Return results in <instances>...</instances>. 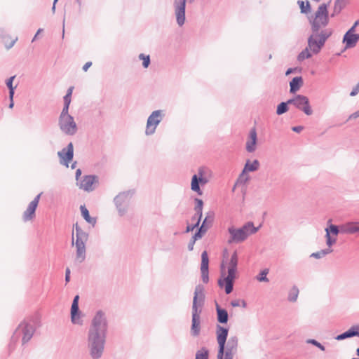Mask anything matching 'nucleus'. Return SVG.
Returning a JSON list of instances; mask_svg holds the SVG:
<instances>
[{
	"mask_svg": "<svg viewBox=\"0 0 359 359\" xmlns=\"http://www.w3.org/2000/svg\"><path fill=\"white\" fill-rule=\"evenodd\" d=\"M302 129H303V128L302 126H297V127L292 128V130L297 133L300 132Z\"/></svg>",
	"mask_w": 359,
	"mask_h": 359,
	"instance_id": "52",
	"label": "nucleus"
},
{
	"mask_svg": "<svg viewBox=\"0 0 359 359\" xmlns=\"http://www.w3.org/2000/svg\"><path fill=\"white\" fill-rule=\"evenodd\" d=\"M259 166V163L257 160H255L253 162L250 163V161H248L244 170L243 171V173H244L245 171H255L258 169Z\"/></svg>",
	"mask_w": 359,
	"mask_h": 359,
	"instance_id": "28",
	"label": "nucleus"
},
{
	"mask_svg": "<svg viewBox=\"0 0 359 359\" xmlns=\"http://www.w3.org/2000/svg\"><path fill=\"white\" fill-rule=\"evenodd\" d=\"M349 338L359 337V325H354L346 330Z\"/></svg>",
	"mask_w": 359,
	"mask_h": 359,
	"instance_id": "34",
	"label": "nucleus"
},
{
	"mask_svg": "<svg viewBox=\"0 0 359 359\" xmlns=\"http://www.w3.org/2000/svg\"><path fill=\"white\" fill-rule=\"evenodd\" d=\"M359 92V84H358L351 92L350 95L351 96H355Z\"/></svg>",
	"mask_w": 359,
	"mask_h": 359,
	"instance_id": "47",
	"label": "nucleus"
},
{
	"mask_svg": "<svg viewBox=\"0 0 359 359\" xmlns=\"http://www.w3.org/2000/svg\"><path fill=\"white\" fill-rule=\"evenodd\" d=\"M331 33L330 31H323L320 33L313 32L308 39L307 47L298 55L297 60L302 62L319 53Z\"/></svg>",
	"mask_w": 359,
	"mask_h": 359,
	"instance_id": "4",
	"label": "nucleus"
},
{
	"mask_svg": "<svg viewBox=\"0 0 359 359\" xmlns=\"http://www.w3.org/2000/svg\"><path fill=\"white\" fill-rule=\"evenodd\" d=\"M297 4L302 13L306 14L311 12V5L308 1H298Z\"/></svg>",
	"mask_w": 359,
	"mask_h": 359,
	"instance_id": "31",
	"label": "nucleus"
},
{
	"mask_svg": "<svg viewBox=\"0 0 359 359\" xmlns=\"http://www.w3.org/2000/svg\"><path fill=\"white\" fill-rule=\"evenodd\" d=\"M199 226H187V229L185 230V233H189L192 231L196 227H198Z\"/></svg>",
	"mask_w": 359,
	"mask_h": 359,
	"instance_id": "49",
	"label": "nucleus"
},
{
	"mask_svg": "<svg viewBox=\"0 0 359 359\" xmlns=\"http://www.w3.org/2000/svg\"><path fill=\"white\" fill-rule=\"evenodd\" d=\"M11 100V103H10V104H9V108H13V104H13V99H12V100Z\"/></svg>",
	"mask_w": 359,
	"mask_h": 359,
	"instance_id": "56",
	"label": "nucleus"
},
{
	"mask_svg": "<svg viewBox=\"0 0 359 359\" xmlns=\"http://www.w3.org/2000/svg\"><path fill=\"white\" fill-rule=\"evenodd\" d=\"M287 104H288L287 102H281L277 107V110H276L277 114L280 115V114L286 112L288 110L287 106Z\"/></svg>",
	"mask_w": 359,
	"mask_h": 359,
	"instance_id": "36",
	"label": "nucleus"
},
{
	"mask_svg": "<svg viewBox=\"0 0 359 359\" xmlns=\"http://www.w3.org/2000/svg\"><path fill=\"white\" fill-rule=\"evenodd\" d=\"M306 343L307 344H311L318 347L321 351H325V346L323 345H322L320 343H319L318 341H316V339H308L306 341Z\"/></svg>",
	"mask_w": 359,
	"mask_h": 359,
	"instance_id": "39",
	"label": "nucleus"
},
{
	"mask_svg": "<svg viewBox=\"0 0 359 359\" xmlns=\"http://www.w3.org/2000/svg\"><path fill=\"white\" fill-rule=\"evenodd\" d=\"M209 226H200L198 230L192 236V238L196 241L203 237V236L208 231Z\"/></svg>",
	"mask_w": 359,
	"mask_h": 359,
	"instance_id": "29",
	"label": "nucleus"
},
{
	"mask_svg": "<svg viewBox=\"0 0 359 359\" xmlns=\"http://www.w3.org/2000/svg\"><path fill=\"white\" fill-rule=\"evenodd\" d=\"M262 226H242L241 228H234L231 226L229 228L231 238L229 243H241L244 241L250 235L255 233Z\"/></svg>",
	"mask_w": 359,
	"mask_h": 359,
	"instance_id": "8",
	"label": "nucleus"
},
{
	"mask_svg": "<svg viewBox=\"0 0 359 359\" xmlns=\"http://www.w3.org/2000/svg\"><path fill=\"white\" fill-rule=\"evenodd\" d=\"M81 171L80 169H78L76 172V180H78V178L81 176Z\"/></svg>",
	"mask_w": 359,
	"mask_h": 359,
	"instance_id": "54",
	"label": "nucleus"
},
{
	"mask_svg": "<svg viewBox=\"0 0 359 359\" xmlns=\"http://www.w3.org/2000/svg\"><path fill=\"white\" fill-rule=\"evenodd\" d=\"M231 305L233 306V307H238L240 306V302L239 300H233L231 302Z\"/></svg>",
	"mask_w": 359,
	"mask_h": 359,
	"instance_id": "50",
	"label": "nucleus"
},
{
	"mask_svg": "<svg viewBox=\"0 0 359 359\" xmlns=\"http://www.w3.org/2000/svg\"><path fill=\"white\" fill-rule=\"evenodd\" d=\"M81 212L86 222L89 224H94L96 222V219L93 217H90L89 215V212L88 209L85 207V205H81Z\"/></svg>",
	"mask_w": 359,
	"mask_h": 359,
	"instance_id": "27",
	"label": "nucleus"
},
{
	"mask_svg": "<svg viewBox=\"0 0 359 359\" xmlns=\"http://www.w3.org/2000/svg\"><path fill=\"white\" fill-rule=\"evenodd\" d=\"M13 79H14V76H12V77H11L8 80V81L6 83L7 86L9 88V90H10L9 91V95H10L11 100L13 99V95H14V88L13 87Z\"/></svg>",
	"mask_w": 359,
	"mask_h": 359,
	"instance_id": "37",
	"label": "nucleus"
},
{
	"mask_svg": "<svg viewBox=\"0 0 359 359\" xmlns=\"http://www.w3.org/2000/svg\"><path fill=\"white\" fill-rule=\"evenodd\" d=\"M215 215L213 212L208 213L202 224H210L214 222Z\"/></svg>",
	"mask_w": 359,
	"mask_h": 359,
	"instance_id": "38",
	"label": "nucleus"
},
{
	"mask_svg": "<svg viewBox=\"0 0 359 359\" xmlns=\"http://www.w3.org/2000/svg\"><path fill=\"white\" fill-rule=\"evenodd\" d=\"M205 296L204 287L201 285L196 286L191 306V325L190 334L194 337L199 336L201 332V314L205 304Z\"/></svg>",
	"mask_w": 359,
	"mask_h": 359,
	"instance_id": "3",
	"label": "nucleus"
},
{
	"mask_svg": "<svg viewBox=\"0 0 359 359\" xmlns=\"http://www.w3.org/2000/svg\"><path fill=\"white\" fill-rule=\"evenodd\" d=\"M211 175L209 169L201 167L198 169V173L193 175L191 182V189L193 191L196 192L198 195L201 196L203 191H201L199 185L206 184L210 179Z\"/></svg>",
	"mask_w": 359,
	"mask_h": 359,
	"instance_id": "9",
	"label": "nucleus"
},
{
	"mask_svg": "<svg viewBox=\"0 0 359 359\" xmlns=\"http://www.w3.org/2000/svg\"><path fill=\"white\" fill-rule=\"evenodd\" d=\"M328 4H322L318 8L315 17L312 22V30L314 32H318L319 29L328 24Z\"/></svg>",
	"mask_w": 359,
	"mask_h": 359,
	"instance_id": "10",
	"label": "nucleus"
},
{
	"mask_svg": "<svg viewBox=\"0 0 359 359\" xmlns=\"http://www.w3.org/2000/svg\"><path fill=\"white\" fill-rule=\"evenodd\" d=\"M292 69H287V71L286 72V75H288V74H290V73H292Z\"/></svg>",
	"mask_w": 359,
	"mask_h": 359,
	"instance_id": "57",
	"label": "nucleus"
},
{
	"mask_svg": "<svg viewBox=\"0 0 359 359\" xmlns=\"http://www.w3.org/2000/svg\"><path fill=\"white\" fill-rule=\"evenodd\" d=\"M41 193L38 194L34 199L29 203L26 210L22 214V218L25 222L31 221L35 216V211L38 206Z\"/></svg>",
	"mask_w": 359,
	"mask_h": 359,
	"instance_id": "16",
	"label": "nucleus"
},
{
	"mask_svg": "<svg viewBox=\"0 0 359 359\" xmlns=\"http://www.w3.org/2000/svg\"><path fill=\"white\" fill-rule=\"evenodd\" d=\"M242 306H243V307H245L246 306V303H245V301L242 302Z\"/></svg>",
	"mask_w": 359,
	"mask_h": 359,
	"instance_id": "58",
	"label": "nucleus"
},
{
	"mask_svg": "<svg viewBox=\"0 0 359 359\" xmlns=\"http://www.w3.org/2000/svg\"><path fill=\"white\" fill-rule=\"evenodd\" d=\"M238 344V339L236 336L230 337L225 344L224 353L222 358L219 356L217 353V359H233V355L237 352Z\"/></svg>",
	"mask_w": 359,
	"mask_h": 359,
	"instance_id": "12",
	"label": "nucleus"
},
{
	"mask_svg": "<svg viewBox=\"0 0 359 359\" xmlns=\"http://www.w3.org/2000/svg\"><path fill=\"white\" fill-rule=\"evenodd\" d=\"M229 330L219 325L216 326L217 341L219 345V356L222 358L224 353V348L228 337Z\"/></svg>",
	"mask_w": 359,
	"mask_h": 359,
	"instance_id": "14",
	"label": "nucleus"
},
{
	"mask_svg": "<svg viewBox=\"0 0 359 359\" xmlns=\"http://www.w3.org/2000/svg\"><path fill=\"white\" fill-rule=\"evenodd\" d=\"M209 351L205 347H202L196 353L195 359H208Z\"/></svg>",
	"mask_w": 359,
	"mask_h": 359,
	"instance_id": "30",
	"label": "nucleus"
},
{
	"mask_svg": "<svg viewBox=\"0 0 359 359\" xmlns=\"http://www.w3.org/2000/svg\"><path fill=\"white\" fill-rule=\"evenodd\" d=\"M347 338H349V337L348 336L346 331L337 335V337H335V339L338 340V341H341V340L346 339Z\"/></svg>",
	"mask_w": 359,
	"mask_h": 359,
	"instance_id": "44",
	"label": "nucleus"
},
{
	"mask_svg": "<svg viewBox=\"0 0 359 359\" xmlns=\"http://www.w3.org/2000/svg\"><path fill=\"white\" fill-rule=\"evenodd\" d=\"M215 309L217 312V321L221 324H226L229 320V314L227 311L225 309H222L220 306L216 302Z\"/></svg>",
	"mask_w": 359,
	"mask_h": 359,
	"instance_id": "23",
	"label": "nucleus"
},
{
	"mask_svg": "<svg viewBox=\"0 0 359 359\" xmlns=\"http://www.w3.org/2000/svg\"><path fill=\"white\" fill-rule=\"evenodd\" d=\"M326 244L328 248L321 250L311 255V257L321 259L331 253V247L335 244L339 233L353 234L359 232V226H326L325 229Z\"/></svg>",
	"mask_w": 359,
	"mask_h": 359,
	"instance_id": "2",
	"label": "nucleus"
},
{
	"mask_svg": "<svg viewBox=\"0 0 359 359\" xmlns=\"http://www.w3.org/2000/svg\"><path fill=\"white\" fill-rule=\"evenodd\" d=\"M92 65V62H87L83 67V69L84 72H87V70L88 69V68H90Z\"/></svg>",
	"mask_w": 359,
	"mask_h": 359,
	"instance_id": "48",
	"label": "nucleus"
},
{
	"mask_svg": "<svg viewBox=\"0 0 359 359\" xmlns=\"http://www.w3.org/2000/svg\"><path fill=\"white\" fill-rule=\"evenodd\" d=\"M356 354L359 357V347L356 349Z\"/></svg>",
	"mask_w": 359,
	"mask_h": 359,
	"instance_id": "59",
	"label": "nucleus"
},
{
	"mask_svg": "<svg viewBox=\"0 0 359 359\" xmlns=\"http://www.w3.org/2000/svg\"><path fill=\"white\" fill-rule=\"evenodd\" d=\"M208 264H209V259H208V252L206 251H203L201 254V270L208 269Z\"/></svg>",
	"mask_w": 359,
	"mask_h": 359,
	"instance_id": "32",
	"label": "nucleus"
},
{
	"mask_svg": "<svg viewBox=\"0 0 359 359\" xmlns=\"http://www.w3.org/2000/svg\"><path fill=\"white\" fill-rule=\"evenodd\" d=\"M339 0L337 1V2L335 3V6H334V10L337 9V3H338Z\"/></svg>",
	"mask_w": 359,
	"mask_h": 359,
	"instance_id": "60",
	"label": "nucleus"
},
{
	"mask_svg": "<svg viewBox=\"0 0 359 359\" xmlns=\"http://www.w3.org/2000/svg\"><path fill=\"white\" fill-rule=\"evenodd\" d=\"M303 83L302 77H294L290 83V92L294 93L297 91Z\"/></svg>",
	"mask_w": 359,
	"mask_h": 359,
	"instance_id": "25",
	"label": "nucleus"
},
{
	"mask_svg": "<svg viewBox=\"0 0 359 359\" xmlns=\"http://www.w3.org/2000/svg\"><path fill=\"white\" fill-rule=\"evenodd\" d=\"M97 182V178L93 175H86L79 184L80 189L86 191H91L93 190V185Z\"/></svg>",
	"mask_w": 359,
	"mask_h": 359,
	"instance_id": "20",
	"label": "nucleus"
},
{
	"mask_svg": "<svg viewBox=\"0 0 359 359\" xmlns=\"http://www.w3.org/2000/svg\"><path fill=\"white\" fill-rule=\"evenodd\" d=\"M257 132L255 128L250 131L249 138L246 142V149L248 152H252L256 149Z\"/></svg>",
	"mask_w": 359,
	"mask_h": 359,
	"instance_id": "21",
	"label": "nucleus"
},
{
	"mask_svg": "<svg viewBox=\"0 0 359 359\" xmlns=\"http://www.w3.org/2000/svg\"><path fill=\"white\" fill-rule=\"evenodd\" d=\"M57 0H55V1H54V3H53V9L55 8V4H57Z\"/></svg>",
	"mask_w": 359,
	"mask_h": 359,
	"instance_id": "61",
	"label": "nucleus"
},
{
	"mask_svg": "<svg viewBox=\"0 0 359 359\" xmlns=\"http://www.w3.org/2000/svg\"><path fill=\"white\" fill-rule=\"evenodd\" d=\"M161 121L160 111H154L148 118L146 128V134L151 135L155 132L156 126Z\"/></svg>",
	"mask_w": 359,
	"mask_h": 359,
	"instance_id": "15",
	"label": "nucleus"
},
{
	"mask_svg": "<svg viewBox=\"0 0 359 359\" xmlns=\"http://www.w3.org/2000/svg\"><path fill=\"white\" fill-rule=\"evenodd\" d=\"M73 89H74V87H73V86L70 87V88L68 89V90H67V95L72 96V92H73Z\"/></svg>",
	"mask_w": 359,
	"mask_h": 359,
	"instance_id": "53",
	"label": "nucleus"
},
{
	"mask_svg": "<svg viewBox=\"0 0 359 359\" xmlns=\"http://www.w3.org/2000/svg\"><path fill=\"white\" fill-rule=\"evenodd\" d=\"M357 25L358 22H355L354 25L344 35V43L346 44V48L355 46L359 39V34L354 33V30Z\"/></svg>",
	"mask_w": 359,
	"mask_h": 359,
	"instance_id": "17",
	"label": "nucleus"
},
{
	"mask_svg": "<svg viewBox=\"0 0 359 359\" xmlns=\"http://www.w3.org/2000/svg\"><path fill=\"white\" fill-rule=\"evenodd\" d=\"M114 201L120 212H123L129 203L128 196L125 194L118 195Z\"/></svg>",
	"mask_w": 359,
	"mask_h": 359,
	"instance_id": "22",
	"label": "nucleus"
},
{
	"mask_svg": "<svg viewBox=\"0 0 359 359\" xmlns=\"http://www.w3.org/2000/svg\"><path fill=\"white\" fill-rule=\"evenodd\" d=\"M83 226H75V229L72 231V244H74V238H76V260L79 263H82L86 259V243L88 239V231L83 229Z\"/></svg>",
	"mask_w": 359,
	"mask_h": 359,
	"instance_id": "6",
	"label": "nucleus"
},
{
	"mask_svg": "<svg viewBox=\"0 0 359 359\" xmlns=\"http://www.w3.org/2000/svg\"><path fill=\"white\" fill-rule=\"evenodd\" d=\"M60 163L68 167L69 163L73 158V144L70 142L67 147L58 152Z\"/></svg>",
	"mask_w": 359,
	"mask_h": 359,
	"instance_id": "19",
	"label": "nucleus"
},
{
	"mask_svg": "<svg viewBox=\"0 0 359 359\" xmlns=\"http://www.w3.org/2000/svg\"><path fill=\"white\" fill-rule=\"evenodd\" d=\"M79 295H76L74 297V299H73V302H72V306H71V309H73L74 311H76V309L79 308Z\"/></svg>",
	"mask_w": 359,
	"mask_h": 359,
	"instance_id": "43",
	"label": "nucleus"
},
{
	"mask_svg": "<svg viewBox=\"0 0 359 359\" xmlns=\"http://www.w3.org/2000/svg\"><path fill=\"white\" fill-rule=\"evenodd\" d=\"M185 4L186 0H175V15L179 25H182L185 21Z\"/></svg>",
	"mask_w": 359,
	"mask_h": 359,
	"instance_id": "18",
	"label": "nucleus"
},
{
	"mask_svg": "<svg viewBox=\"0 0 359 359\" xmlns=\"http://www.w3.org/2000/svg\"><path fill=\"white\" fill-rule=\"evenodd\" d=\"M195 201H196V210L198 213L201 215V211H202L203 204V201H202L201 199H198V198H196L195 200Z\"/></svg>",
	"mask_w": 359,
	"mask_h": 359,
	"instance_id": "42",
	"label": "nucleus"
},
{
	"mask_svg": "<svg viewBox=\"0 0 359 359\" xmlns=\"http://www.w3.org/2000/svg\"><path fill=\"white\" fill-rule=\"evenodd\" d=\"M71 321L74 325H83V320L82 319V313L80 311L79 308L74 311L73 309H71Z\"/></svg>",
	"mask_w": 359,
	"mask_h": 359,
	"instance_id": "24",
	"label": "nucleus"
},
{
	"mask_svg": "<svg viewBox=\"0 0 359 359\" xmlns=\"http://www.w3.org/2000/svg\"><path fill=\"white\" fill-rule=\"evenodd\" d=\"M359 117V110L357 111L356 112L352 114L350 116H349V119H353V118H358Z\"/></svg>",
	"mask_w": 359,
	"mask_h": 359,
	"instance_id": "51",
	"label": "nucleus"
},
{
	"mask_svg": "<svg viewBox=\"0 0 359 359\" xmlns=\"http://www.w3.org/2000/svg\"><path fill=\"white\" fill-rule=\"evenodd\" d=\"M201 278L204 283H208L209 281V271L207 270H201Z\"/></svg>",
	"mask_w": 359,
	"mask_h": 359,
	"instance_id": "41",
	"label": "nucleus"
},
{
	"mask_svg": "<svg viewBox=\"0 0 359 359\" xmlns=\"http://www.w3.org/2000/svg\"><path fill=\"white\" fill-rule=\"evenodd\" d=\"M37 327L36 318L29 317L25 319L15 329L11 338L12 341H16L19 337H22V344L25 345L32 338Z\"/></svg>",
	"mask_w": 359,
	"mask_h": 359,
	"instance_id": "5",
	"label": "nucleus"
},
{
	"mask_svg": "<svg viewBox=\"0 0 359 359\" xmlns=\"http://www.w3.org/2000/svg\"><path fill=\"white\" fill-rule=\"evenodd\" d=\"M71 97L72 96H69L67 95L64 97L65 106L62 109V111L68 112L69 107L71 103Z\"/></svg>",
	"mask_w": 359,
	"mask_h": 359,
	"instance_id": "40",
	"label": "nucleus"
},
{
	"mask_svg": "<svg viewBox=\"0 0 359 359\" xmlns=\"http://www.w3.org/2000/svg\"><path fill=\"white\" fill-rule=\"evenodd\" d=\"M70 269L69 268H67L65 270V281L66 283L69 282L70 280Z\"/></svg>",
	"mask_w": 359,
	"mask_h": 359,
	"instance_id": "46",
	"label": "nucleus"
},
{
	"mask_svg": "<svg viewBox=\"0 0 359 359\" xmlns=\"http://www.w3.org/2000/svg\"><path fill=\"white\" fill-rule=\"evenodd\" d=\"M108 332V321L105 313L97 311L88 330L87 344L92 359H100L104 351Z\"/></svg>",
	"mask_w": 359,
	"mask_h": 359,
	"instance_id": "1",
	"label": "nucleus"
},
{
	"mask_svg": "<svg viewBox=\"0 0 359 359\" xmlns=\"http://www.w3.org/2000/svg\"><path fill=\"white\" fill-rule=\"evenodd\" d=\"M269 272V269H264L262 270L256 276V279L259 282H265L268 283L269 281V278H267V275Z\"/></svg>",
	"mask_w": 359,
	"mask_h": 359,
	"instance_id": "33",
	"label": "nucleus"
},
{
	"mask_svg": "<svg viewBox=\"0 0 359 359\" xmlns=\"http://www.w3.org/2000/svg\"><path fill=\"white\" fill-rule=\"evenodd\" d=\"M61 130L67 134L73 135L76 131V124L68 112L62 111L60 118Z\"/></svg>",
	"mask_w": 359,
	"mask_h": 359,
	"instance_id": "11",
	"label": "nucleus"
},
{
	"mask_svg": "<svg viewBox=\"0 0 359 359\" xmlns=\"http://www.w3.org/2000/svg\"><path fill=\"white\" fill-rule=\"evenodd\" d=\"M299 290L296 285H294L289 291L287 300L290 302H295L297 300Z\"/></svg>",
	"mask_w": 359,
	"mask_h": 359,
	"instance_id": "26",
	"label": "nucleus"
},
{
	"mask_svg": "<svg viewBox=\"0 0 359 359\" xmlns=\"http://www.w3.org/2000/svg\"><path fill=\"white\" fill-rule=\"evenodd\" d=\"M238 255L236 251L233 252V253L231 256V259L229 260L228 264V274L224 279L218 280V285L220 287L224 286L226 294H230L233 289V281L236 278V273L237 270L238 265Z\"/></svg>",
	"mask_w": 359,
	"mask_h": 359,
	"instance_id": "7",
	"label": "nucleus"
},
{
	"mask_svg": "<svg viewBox=\"0 0 359 359\" xmlns=\"http://www.w3.org/2000/svg\"><path fill=\"white\" fill-rule=\"evenodd\" d=\"M195 243H196V241H195V240H194V239L191 238V239L190 240V241H189V244H188V250H189V251H192V250H193Z\"/></svg>",
	"mask_w": 359,
	"mask_h": 359,
	"instance_id": "45",
	"label": "nucleus"
},
{
	"mask_svg": "<svg viewBox=\"0 0 359 359\" xmlns=\"http://www.w3.org/2000/svg\"><path fill=\"white\" fill-rule=\"evenodd\" d=\"M42 31H43V29H39L37 31L36 34H35V36H34V39H33V40L36 39V37L38 36V35H39V34H40V33H41Z\"/></svg>",
	"mask_w": 359,
	"mask_h": 359,
	"instance_id": "55",
	"label": "nucleus"
},
{
	"mask_svg": "<svg viewBox=\"0 0 359 359\" xmlns=\"http://www.w3.org/2000/svg\"><path fill=\"white\" fill-rule=\"evenodd\" d=\"M287 103L293 104L297 108L303 111L306 115H311L312 110L309 106V100L307 97L298 95L292 100H289Z\"/></svg>",
	"mask_w": 359,
	"mask_h": 359,
	"instance_id": "13",
	"label": "nucleus"
},
{
	"mask_svg": "<svg viewBox=\"0 0 359 359\" xmlns=\"http://www.w3.org/2000/svg\"><path fill=\"white\" fill-rule=\"evenodd\" d=\"M139 58L142 60V65L144 68H147L150 64V57L149 55H144L141 53L139 55Z\"/></svg>",
	"mask_w": 359,
	"mask_h": 359,
	"instance_id": "35",
	"label": "nucleus"
}]
</instances>
